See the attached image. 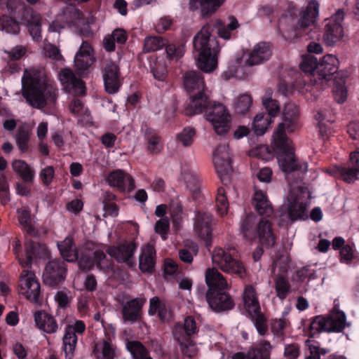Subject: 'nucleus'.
Segmentation results:
<instances>
[{
  "mask_svg": "<svg viewBox=\"0 0 359 359\" xmlns=\"http://www.w3.org/2000/svg\"><path fill=\"white\" fill-rule=\"evenodd\" d=\"M22 92L27 102L37 109L53 103L57 99V90L42 67H31L24 71Z\"/></svg>",
  "mask_w": 359,
  "mask_h": 359,
  "instance_id": "obj_1",
  "label": "nucleus"
},
{
  "mask_svg": "<svg viewBox=\"0 0 359 359\" xmlns=\"http://www.w3.org/2000/svg\"><path fill=\"white\" fill-rule=\"evenodd\" d=\"M211 26L206 24L194 38V50L198 52L196 66L205 73H211L217 68L220 47L212 35Z\"/></svg>",
  "mask_w": 359,
  "mask_h": 359,
  "instance_id": "obj_2",
  "label": "nucleus"
},
{
  "mask_svg": "<svg viewBox=\"0 0 359 359\" xmlns=\"http://www.w3.org/2000/svg\"><path fill=\"white\" fill-rule=\"evenodd\" d=\"M272 50L270 45L265 42H259L245 55L244 58H236L231 62L226 71L222 74L225 79L233 77L242 78L249 67L262 65L270 59Z\"/></svg>",
  "mask_w": 359,
  "mask_h": 359,
  "instance_id": "obj_3",
  "label": "nucleus"
},
{
  "mask_svg": "<svg viewBox=\"0 0 359 359\" xmlns=\"http://www.w3.org/2000/svg\"><path fill=\"white\" fill-rule=\"evenodd\" d=\"M254 215L250 214L242 217L240 224V233L248 240L259 239V243L266 247L274 245L276 237L271 224L266 219H261L257 224Z\"/></svg>",
  "mask_w": 359,
  "mask_h": 359,
  "instance_id": "obj_4",
  "label": "nucleus"
},
{
  "mask_svg": "<svg viewBox=\"0 0 359 359\" xmlns=\"http://www.w3.org/2000/svg\"><path fill=\"white\" fill-rule=\"evenodd\" d=\"M273 138L274 150L277 153L278 165L283 172L290 173L297 170L303 173L307 171V163L299 162L296 159L294 148L288 138L280 135Z\"/></svg>",
  "mask_w": 359,
  "mask_h": 359,
  "instance_id": "obj_5",
  "label": "nucleus"
},
{
  "mask_svg": "<svg viewBox=\"0 0 359 359\" xmlns=\"http://www.w3.org/2000/svg\"><path fill=\"white\" fill-rule=\"evenodd\" d=\"M334 308L326 318L318 316L313 318L309 326V336L313 337L322 332H340L347 325L345 313L339 309L337 301L334 302Z\"/></svg>",
  "mask_w": 359,
  "mask_h": 359,
  "instance_id": "obj_6",
  "label": "nucleus"
},
{
  "mask_svg": "<svg viewBox=\"0 0 359 359\" xmlns=\"http://www.w3.org/2000/svg\"><path fill=\"white\" fill-rule=\"evenodd\" d=\"M310 192L308 189L297 183L292 184L287 197V209L292 220L307 218L308 200Z\"/></svg>",
  "mask_w": 359,
  "mask_h": 359,
  "instance_id": "obj_7",
  "label": "nucleus"
},
{
  "mask_svg": "<svg viewBox=\"0 0 359 359\" xmlns=\"http://www.w3.org/2000/svg\"><path fill=\"white\" fill-rule=\"evenodd\" d=\"M206 118L218 135H225L232 126L231 115L225 105L220 102H210L205 111Z\"/></svg>",
  "mask_w": 359,
  "mask_h": 359,
  "instance_id": "obj_8",
  "label": "nucleus"
},
{
  "mask_svg": "<svg viewBox=\"0 0 359 359\" xmlns=\"http://www.w3.org/2000/svg\"><path fill=\"white\" fill-rule=\"evenodd\" d=\"M231 250L222 248H215L212 253V265L217 269L243 278L245 274V268L241 262L233 258Z\"/></svg>",
  "mask_w": 359,
  "mask_h": 359,
  "instance_id": "obj_9",
  "label": "nucleus"
},
{
  "mask_svg": "<svg viewBox=\"0 0 359 359\" xmlns=\"http://www.w3.org/2000/svg\"><path fill=\"white\" fill-rule=\"evenodd\" d=\"M319 7V4L316 0L309 1L294 26V32L296 36L310 34L311 32L316 29Z\"/></svg>",
  "mask_w": 359,
  "mask_h": 359,
  "instance_id": "obj_10",
  "label": "nucleus"
},
{
  "mask_svg": "<svg viewBox=\"0 0 359 359\" xmlns=\"http://www.w3.org/2000/svg\"><path fill=\"white\" fill-rule=\"evenodd\" d=\"M338 59L333 55H325L318 63V70L313 74L314 80L311 79L314 88L316 89L325 88L331 76L337 72L338 69Z\"/></svg>",
  "mask_w": 359,
  "mask_h": 359,
  "instance_id": "obj_11",
  "label": "nucleus"
},
{
  "mask_svg": "<svg viewBox=\"0 0 359 359\" xmlns=\"http://www.w3.org/2000/svg\"><path fill=\"white\" fill-rule=\"evenodd\" d=\"M213 163L222 182L224 184L229 182L233 170L229 147L226 144H221L215 149L213 152Z\"/></svg>",
  "mask_w": 359,
  "mask_h": 359,
  "instance_id": "obj_12",
  "label": "nucleus"
},
{
  "mask_svg": "<svg viewBox=\"0 0 359 359\" xmlns=\"http://www.w3.org/2000/svg\"><path fill=\"white\" fill-rule=\"evenodd\" d=\"M18 290L20 294L29 302H39L40 284L33 272L27 269L22 271L19 278Z\"/></svg>",
  "mask_w": 359,
  "mask_h": 359,
  "instance_id": "obj_13",
  "label": "nucleus"
},
{
  "mask_svg": "<svg viewBox=\"0 0 359 359\" xmlns=\"http://www.w3.org/2000/svg\"><path fill=\"white\" fill-rule=\"evenodd\" d=\"M344 16V12L338 10L331 18L326 20L323 39L327 45L332 46L342 39L344 30L341 22Z\"/></svg>",
  "mask_w": 359,
  "mask_h": 359,
  "instance_id": "obj_14",
  "label": "nucleus"
},
{
  "mask_svg": "<svg viewBox=\"0 0 359 359\" xmlns=\"http://www.w3.org/2000/svg\"><path fill=\"white\" fill-rule=\"evenodd\" d=\"M85 330L86 325L81 320H76L65 327L62 342L66 359H72L78 340L77 336L82 334Z\"/></svg>",
  "mask_w": 359,
  "mask_h": 359,
  "instance_id": "obj_15",
  "label": "nucleus"
},
{
  "mask_svg": "<svg viewBox=\"0 0 359 359\" xmlns=\"http://www.w3.org/2000/svg\"><path fill=\"white\" fill-rule=\"evenodd\" d=\"M298 117L299 110L297 107L293 103L287 104L283 109V121L278 125L273 137H277L280 135V136L287 138L285 130L287 129L288 132L294 131L299 126Z\"/></svg>",
  "mask_w": 359,
  "mask_h": 359,
  "instance_id": "obj_16",
  "label": "nucleus"
},
{
  "mask_svg": "<svg viewBox=\"0 0 359 359\" xmlns=\"http://www.w3.org/2000/svg\"><path fill=\"white\" fill-rule=\"evenodd\" d=\"M25 259L18 257L22 267L29 266L37 259H46L49 255V251L45 245L34 241H27L25 244Z\"/></svg>",
  "mask_w": 359,
  "mask_h": 359,
  "instance_id": "obj_17",
  "label": "nucleus"
},
{
  "mask_svg": "<svg viewBox=\"0 0 359 359\" xmlns=\"http://www.w3.org/2000/svg\"><path fill=\"white\" fill-rule=\"evenodd\" d=\"M58 77L61 84L68 93L75 95L85 94L86 87L83 82L76 78L70 69L65 68L62 69L58 74Z\"/></svg>",
  "mask_w": 359,
  "mask_h": 359,
  "instance_id": "obj_18",
  "label": "nucleus"
},
{
  "mask_svg": "<svg viewBox=\"0 0 359 359\" xmlns=\"http://www.w3.org/2000/svg\"><path fill=\"white\" fill-rule=\"evenodd\" d=\"M66 265L60 260H53L48 262L43 274L46 284L54 286L65 279Z\"/></svg>",
  "mask_w": 359,
  "mask_h": 359,
  "instance_id": "obj_19",
  "label": "nucleus"
},
{
  "mask_svg": "<svg viewBox=\"0 0 359 359\" xmlns=\"http://www.w3.org/2000/svg\"><path fill=\"white\" fill-rule=\"evenodd\" d=\"M93 49L86 41H83L74 57V67L78 74L86 71L94 62Z\"/></svg>",
  "mask_w": 359,
  "mask_h": 359,
  "instance_id": "obj_20",
  "label": "nucleus"
},
{
  "mask_svg": "<svg viewBox=\"0 0 359 359\" xmlns=\"http://www.w3.org/2000/svg\"><path fill=\"white\" fill-rule=\"evenodd\" d=\"M137 245L133 242H125L116 247L109 248L108 254L118 262H125L128 266H133V255Z\"/></svg>",
  "mask_w": 359,
  "mask_h": 359,
  "instance_id": "obj_21",
  "label": "nucleus"
},
{
  "mask_svg": "<svg viewBox=\"0 0 359 359\" xmlns=\"http://www.w3.org/2000/svg\"><path fill=\"white\" fill-rule=\"evenodd\" d=\"M206 297L210 307L217 312L229 310L233 306V301L225 292L208 290Z\"/></svg>",
  "mask_w": 359,
  "mask_h": 359,
  "instance_id": "obj_22",
  "label": "nucleus"
},
{
  "mask_svg": "<svg viewBox=\"0 0 359 359\" xmlns=\"http://www.w3.org/2000/svg\"><path fill=\"white\" fill-rule=\"evenodd\" d=\"M107 182L111 187H114L121 191H132L134 187L133 179L122 170L111 172L107 178Z\"/></svg>",
  "mask_w": 359,
  "mask_h": 359,
  "instance_id": "obj_23",
  "label": "nucleus"
},
{
  "mask_svg": "<svg viewBox=\"0 0 359 359\" xmlns=\"http://www.w3.org/2000/svg\"><path fill=\"white\" fill-rule=\"evenodd\" d=\"M103 79L106 90L111 94L116 93L121 85L118 65L114 62L108 63L104 68Z\"/></svg>",
  "mask_w": 359,
  "mask_h": 359,
  "instance_id": "obj_24",
  "label": "nucleus"
},
{
  "mask_svg": "<svg viewBox=\"0 0 359 359\" xmlns=\"http://www.w3.org/2000/svg\"><path fill=\"white\" fill-rule=\"evenodd\" d=\"M225 0H189V9L198 11L203 17L212 15L224 4Z\"/></svg>",
  "mask_w": 359,
  "mask_h": 359,
  "instance_id": "obj_25",
  "label": "nucleus"
},
{
  "mask_svg": "<svg viewBox=\"0 0 359 359\" xmlns=\"http://www.w3.org/2000/svg\"><path fill=\"white\" fill-rule=\"evenodd\" d=\"M212 217L207 213L197 215L194 223V231L201 239L208 241L211 236Z\"/></svg>",
  "mask_w": 359,
  "mask_h": 359,
  "instance_id": "obj_26",
  "label": "nucleus"
},
{
  "mask_svg": "<svg viewBox=\"0 0 359 359\" xmlns=\"http://www.w3.org/2000/svg\"><path fill=\"white\" fill-rule=\"evenodd\" d=\"M148 312L151 316L157 314L162 321H168L172 317L170 306L157 297L150 299Z\"/></svg>",
  "mask_w": 359,
  "mask_h": 359,
  "instance_id": "obj_27",
  "label": "nucleus"
},
{
  "mask_svg": "<svg viewBox=\"0 0 359 359\" xmlns=\"http://www.w3.org/2000/svg\"><path fill=\"white\" fill-rule=\"evenodd\" d=\"M208 102V96L205 91L196 93L192 95L190 102L185 109V113L187 116H193L201 113L205 109L209 107Z\"/></svg>",
  "mask_w": 359,
  "mask_h": 359,
  "instance_id": "obj_28",
  "label": "nucleus"
},
{
  "mask_svg": "<svg viewBox=\"0 0 359 359\" xmlns=\"http://www.w3.org/2000/svg\"><path fill=\"white\" fill-rule=\"evenodd\" d=\"M205 282L211 291H222L229 287L224 277L215 268L207 269Z\"/></svg>",
  "mask_w": 359,
  "mask_h": 359,
  "instance_id": "obj_29",
  "label": "nucleus"
},
{
  "mask_svg": "<svg viewBox=\"0 0 359 359\" xmlns=\"http://www.w3.org/2000/svg\"><path fill=\"white\" fill-rule=\"evenodd\" d=\"M346 77L347 73L344 71H340L334 78L332 93L334 100L338 103L344 102L348 96V90L346 86Z\"/></svg>",
  "mask_w": 359,
  "mask_h": 359,
  "instance_id": "obj_30",
  "label": "nucleus"
},
{
  "mask_svg": "<svg viewBox=\"0 0 359 359\" xmlns=\"http://www.w3.org/2000/svg\"><path fill=\"white\" fill-rule=\"evenodd\" d=\"M184 86L186 90L189 92L201 93L206 90L203 77L196 71H189L185 74Z\"/></svg>",
  "mask_w": 359,
  "mask_h": 359,
  "instance_id": "obj_31",
  "label": "nucleus"
},
{
  "mask_svg": "<svg viewBox=\"0 0 359 359\" xmlns=\"http://www.w3.org/2000/svg\"><path fill=\"white\" fill-rule=\"evenodd\" d=\"M156 252L151 245H147L142 249L139 257V266L144 273H151L155 266Z\"/></svg>",
  "mask_w": 359,
  "mask_h": 359,
  "instance_id": "obj_32",
  "label": "nucleus"
},
{
  "mask_svg": "<svg viewBox=\"0 0 359 359\" xmlns=\"http://www.w3.org/2000/svg\"><path fill=\"white\" fill-rule=\"evenodd\" d=\"M145 301L143 298H135L128 302L123 308V318L124 320L131 323L137 320L140 318L141 309Z\"/></svg>",
  "mask_w": 359,
  "mask_h": 359,
  "instance_id": "obj_33",
  "label": "nucleus"
},
{
  "mask_svg": "<svg viewBox=\"0 0 359 359\" xmlns=\"http://www.w3.org/2000/svg\"><path fill=\"white\" fill-rule=\"evenodd\" d=\"M175 339L179 342L183 353L189 357H193L197 354L198 348L194 343L182 334V328L180 325H177L173 330Z\"/></svg>",
  "mask_w": 359,
  "mask_h": 359,
  "instance_id": "obj_34",
  "label": "nucleus"
},
{
  "mask_svg": "<svg viewBox=\"0 0 359 359\" xmlns=\"http://www.w3.org/2000/svg\"><path fill=\"white\" fill-rule=\"evenodd\" d=\"M243 305L248 313H257L260 311L259 302L255 288L246 285L243 292Z\"/></svg>",
  "mask_w": 359,
  "mask_h": 359,
  "instance_id": "obj_35",
  "label": "nucleus"
},
{
  "mask_svg": "<svg viewBox=\"0 0 359 359\" xmlns=\"http://www.w3.org/2000/svg\"><path fill=\"white\" fill-rule=\"evenodd\" d=\"M34 320L37 327L48 334L55 332L58 328L55 318L44 311L36 312Z\"/></svg>",
  "mask_w": 359,
  "mask_h": 359,
  "instance_id": "obj_36",
  "label": "nucleus"
},
{
  "mask_svg": "<svg viewBox=\"0 0 359 359\" xmlns=\"http://www.w3.org/2000/svg\"><path fill=\"white\" fill-rule=\"evenodd\" d=\"M95 264L100 270H104L110 267L105 254L100 250L95 251L94 261L92 262L86 257H81L79 262V267L83 270H90Z\"/></svg>",
  "mask_w": 359,
  "mask_h": 359,
  "instance_id": "obj_37",
  "label": "nucleus"
},
{
  "mask_svg": "<svg viewBox=\"0 0 359 359\" xmlns=\"http://www.w3.org/2000/svg\"><path fill=\"white\" fill-rule=\"evenodd\" d=\"M253 204L257 211L261 215H270L272 213V207L263 191L255 189Z\"/></svg>",
  "mask_w": 359,
  "mask_h": 359,
  "instance_id": "obj_38",
  "label": "nucleus"
},
{
  "mask_svg": "<svg viewBox=\"0 0 359 359\" xmlns=\"http://www.w3.org/2000/svg\"><path fill=\"white\" fill-rule=\"evenodd\" d=\"M93 354L96 359H114L115 348L109 341L102 340L95 345Z\"/></svg>",
  "mask_w": 359,
  "mask_h": 359,
  "instance_id": "obj_39",
  "label": "nucleus"
},
{
  "mask_svg": "<svg viewBox=\"0 0 359 359\" xmlns=\"http://www.w3.org/2000/svg\"><path fill=\"white\" fill-rule=\"evenodd\" d=\"M62 257L67 262H74L78 258V253L73 244L72 238L67 237L63 241L57 243Z\"/></svg>",
  "mask_w": 359,
  "mask_h": 359,
  "instance_id": "obj_40",
  "label": "nucleus"
},
{
  "mask_svg": "<svg viewBox=\"0 0 359 359\" xmlns=\"http://www.w3.org/2000/svg\"><path fill=\"white\" fill-rule=\"evenodd\" d=\"M13 170L25 182H32L34 177L35 170L22 160H15L12 163Z\"/></svg>",
  "mask_w": 359,
  "mask_h": 359,
  "instance_id": "obj_41",
  "label": "nucleus"
},
{
  "mask_svg": "<svg viewBox=\"0 0 359 359\" xmlns=\"http://www.w3.org/2000/svg\"><path fill=\"white\" fill-rule=\"evenodd\" d=\"M271 346L265 341H261L257 347L250 348L247 353V359H269Z\"/></svg>",
  "mask_w": 359,
  "mask_h": 359,
  "instance_id": "obj_42",
  "label": "nucleus"
},
{
  "mask_svg": "<svg viewBox=\"0 0 359 359\" xmlns=\"http://www.w3.org/2000/svg\"><path fill=\"white\" fill-rule=\"evenodd\" d=\"M217 33L219 37L228 40L231 36V31L236 29L239 27L238 20L233 16L229 18V22L226 25L222 23L221 20H217L215 25Z\"/></svg>",
  "mask_w": 359,
  "mask_h": 359,
  "instance_id": "obj_43",
  "label": "nucleus"
},
{
  "mask_svg": "<svg viewBox=\"0 0 359 359\" xmlns=\"http://www.w3.org/2000/svg\"><path fill=\"white\" fill-rule=\"evenodd\" d=\"M41 16L34 12L30 13L27 19V27L34 41H39L41 39Z\"/></svg>",
  "mask_w": 359,
  "mask_h": 359,
  "instance_id": "obj_44",
  "label": "nucleus"
},
{
  "mask_svg": "<svg viewBox=\"0 0 359 359\" xmlns=\"http://www.w3.org/2000/svg\"><path fill=\"white\" fill-rule=\"evenodd\" d=\"M273 91L271 89H266L265 95L262 97V103L268 111V116L271 118L276 117L280 112V106L278 102L272 99Z\"/></svg>",
  "mask_w": 359,
  "mask_h": 359,
  "instance_id": "obj_45",
  "label": "nucleus"
},
{
  "mask_svg": "<svg viewBox=\"0 0 359 359\" xmlns=\"http://www.w3.org/2000/svg\"><path fill=\"white\" fill-rule=\"evenodd\" d=\"M229 187H219L217 189V194L216 196V207L218 214H219L222 216L225 215L229 209L227 194L229 192Z\"/></svg>",
  "mask_w": 359,
  "mask_h": 359,
  "instance_id": "obj_46",
  "label": "nucleus"
},
{
  "mask_svg": "<svg viewBox=\"0 0 359 359\" xmlns=\"http://www.w3.org/2000/svg\"><path fill=\"white\" fill-rule=\"evenodd\" d=\"M252 104V99L248 94L243 93L238 95L234 100L233 109L237 114L247 113Z\"/></svg>",
  "mask_w": 359,
  "mask_h": 359,
  "instance_id": "obj_47",
  "label": "nucleus"
},
{
  "mask_svg": "<svg viewBox=\"0 0 359 359\" xmlns=\"http://www.w3.org/2000/svg\"><path fill=\"white\" fill-rule=\"evenodd\" d=\"M272 122V118L263 113L257 114L254 118L252 129L257 135H263Z\"/></svg>",
  "mask_w": 359,
  "mask_h": 359,
  "instance_id": "obj_48",
  "label": "nucleus"
},
{
  "mask_svg": "<svg viewBox=\"0 0 359 359\" xmlns=\"http://www.w3.org/2000/svg\"><path fill=\"white\" fill-rule=\"evenodd\" d=\"M196 135V130L191 127L184 128L176 135L177 143L184 147H189L192 145Z\"/></svg>",
  "mask_w": 359,
  "mask_h": 359,
  "instance_id": "obj_49",
  "label": "nucleus"
},
{
  "mask_svg": "<svg viewBox=\"0 0 359 359\" xmlns=\"http://www.w3.org/2000/svg\"><path fill=\"white\" fill-rule=\"evenodd\" d=\"M126 346L135 359H141L148 355V351L140 341H129Z\"/></svg>",
  "mask_w": 359,
  "mask_h": 359,
  "instance_id": "obj_50",
  "label": "nucleus"
},
{
  "mask_svg": "<svg viewBox=\"0 0 359 359\" xmlns=\"http://www.w3.org/2000/svg\"><path fill=\"white\" fill-rule=\"evenodd\" d=\"M15 140L18 149L21 152L28 151L30 133L26 128H19L15 135Z\"/></svg>",
  "mask_w": 359,
  "mask_h": 359,
  "instance_id": "obj_51",
  "label": "nucleus"
},
{
  "mask_svg": "<svg viewBox=\"0 0 359 359\" xmlns=\"http://www.w3.org/2000/svg\"><path fill=\"white\" fill-rule=\"evenodd\" d=\"M18 220L20 224L23 228L30 234L36 233V226L34 222L32 221L30 212L27 210L22 209L18 210Z\"/></svg>",
  "mask_w": 359,
  "mask_h": 359,
  "instance_id": "obj_52",
  "label": "nucleus"
},
{
  "mask_svg": "<svg viewBox=\"0 0 359 359\" xmlns=\"http://www.w3.org/2000/svg\"><path fill=\"white\" fill-rule=\"evenodd\" d=\"M181 179L191 191L196 192L198 190V177L189 168L182 169Z\"/></svg>",
  "mask_w": 359,
  "mask_h": 359,
  "instance_id": "obj_53",
  "label": "nucleus"
},
{
  "mask_svg": "<svg viewBox=\"0 0 359 359\" xmlns=\"http://www.w3.org/2000/svg\"><path fill=\"white\" fill-rule=\"evenodd\" d=\"M165 50L167 57L170 60H178L181 58L185 52V47L183 43L165 42Z\"/></svg>",
  "mask_w": 359,
  "mask_h": 359,
  "instance_id": "obj_54",
  "label": "nucleus"
},
{
  "mask_svg": "<svg viewBox=\"0 0 359 359\" xmlns=\"http://www.w3.org/2000/svg\"><path fill=\"white\" fill-rule=\"evenodd\" d=\"M0 29L7 34H17L20 32V26L15 20L4 15L0 18Z\"/></svg>",
  "mask_w": 359,
  "mask_h": 359,
  "instance_id": "obj_55",
  "label": "nucleus"
},
{
  "mask_svg": "<svg viewBox=\"0 0 359 359\" xmlns=\"http://www.w3.org/2000/svg\"><path fill=\"white\" fill-rule=\"evenodd\" d=\"M165 45V41L160 36H149L144 39L143 50L149 53L156 51Z\"/></svg>",
  "mask_w": 359,
  "mask_h": 359,
  "instance_id": "obj_56",
  "label": "nucleus"
},
{
  "mask_svg": "<svg viewBox=\"0 0 359 359\" xmlns=\"http://www.w3.org/2000/svg\"><path fill=\"white\" fill-rule=\"evenodd\" d=\"M327 113L324 111H319L315 115V119L317 121L319 134L323 138L327 137L330 133V129L326 124V121L330 122L331 120L327 119Z\"/></svg>",
  "mask_w": 359,
  "mask_h": 359,
  "instance_id": "obj_57",
  "label": "nucleus"
},
{
  "mask_svg": "<svg viewBox=\"0 0 359 359\" xmlns=\"http://www.w3.org/2000/svg\"><path fill=\"white\" fill-rule=\"evenodd\" d=\"M299 67L305 73H312L316 69L318 70L317 58L311 55L303 56L299 64Z\"/></svg>",
  "mask_w": 359,
  "mask_h": 359,
  "instance_id": "obj_58",
  "label": "nucleus"
},
{
  "mask_svg": "<svg viewBox=\"0 0 359 359\" xmlns=\"http://www.w3.org/2000/svg\"><path fill=\"white\" fill-rule=\"evenodd\" d=\"M166 67V64L163 58L156 59L154 64L151 65L154 76L159 81H163L167 74Z\"/></svg>",
  "mask_w": 359,
  "mask_h": 359,
  "instance_id": "obj_59",
  "label": "nucleus"
},
{
  "mask_svg": "<svg viewBox=\"0 0 359 359\" xmlns=\"http://www.w3.org/2000/svg\"><path fill=\"white\" fill-rule=\"evenodd\" d=\"M147 140L148 142V151L151 154H158L161 151L160 140L156 133H153L151 130H147Z\"/></svg>",
  "mask_w": 359,
  "mask_h": 359,
  "instance_id": "obj_60",
  "label": "nucleus"
},
{
  "mask_svg": "<svg viewBox=\"0 0 359 359\" xmlns=\"http://www.w3.org/2000/svg\"><path fill=\"white\" fill-rule=\"evenodd\" d=\"M255 165V162L252 161L251 163V168L252 170L254 171V175H256L258 180L262 182H270L272 177L271 169L268 167H264L256 171Z\"/></svg>",
  "mask_w": 359,
  "mask_h": 359,
  "instance_id": "obj_61",
  "label": "nucleus"
},
{
  "mask_svg": "<svg viewBox=\"0 0 359 359\" xmlns=\"http://www.w3.org/2000/svg\"><path fill=\"white\" fill-rule=\"evenodd\" d=\"M275 287L277 296L280 299L286 297L289 292L290 285L289 283L282 276H278L275 282Z\"/></svg>",
  "mask_w": 359,
  "mask_h": 359,
  "instance_id": "obj_62",
  "label": "nucleus"
},
{
  "mask_svg": "<svg viewBox=\"0 0 359 359\" xmlns=\"http://www.w3.org/2000/svg\"><path fill=\"white\" fill-rule=\"evenodd\" d=\"M339 172L343 180L351 183L358 179L359 170L351 165L350 168H340Z\"/></svg>",
  "mask_w": 359,
  "mask_h": 359,
  "instance_id": "obj_63",
  "label": "nucleus"
},
{
  "mask_svg": "<svg viewBox=\"0 0 359 359\" xmlns=\"http://www.w3.org/2000/svg\"><path fill=\"white\" fill-rule=\"evenodd\" d=\"M43 53L45 56L52 59L53 60L60 61L62 59V55H61L59 48L51 43H47L44 46Z\"/></svg>",
  "mask_w": 359,
  "mask_h": 359,
  "instance_id": "obj_64",
  "label": "nucleus"
}]
</instances>
